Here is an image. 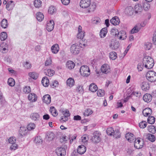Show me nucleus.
Returning <instances> with one entry per match:
<instances>
[{
    "label": "nucleus",
    "mask_w": 156,
    "mask_h": 156,
    "mask_svg": "<svg viewBox=\"0 0 156 156\" xmlns=\"http://www.w3.org/2000/svg\"><path fill=\"white\" fill-rule=\"evenodd\" d=\"M113 134H112V136L116 138H119L121 136V133L119 131V128H117L114 129V132H113Z\"/></svg>",
    "instance_id": "14"
},
{
    "label": "nucleus",
    "mask_w": 156,
    "mask_h": 156,
    "mask_svg": "<svg viewBox=\"0 0 156 156\" xmlns=\"http://www.w3.org/2000/svg\"><path fill=\"white\" fill-rule=\"evenodd\" d=\"M82 141L84 143H86L89 140L88 136L87 134L84 135L81 137Z\"/></svg>",
    "instance_id": "53"
},
{
    "label": "nucleus",
    "mask_w": 156,
    "mask_h": 156,
    "mask_svg": "<svg viewBox=\"0 0 156 156\" xmlns=\"http://www.w3.org/2000/svg\"><path fill=\"white\" fill-rule=\"evenodd\" d=\"M152 112V110L151 108H147L143 110L142 113L144 116H147L151 115Z\"/></svg>",
    "instance_id": "18"
},
{
    "label": "nucleus",
    "mask_w": 156,
    "mask_h": 156,
    "mask_svg": "<svg viewBox=\"0 0 156 156\" xmlns=\"http://www.w3.org/2000/svg\"><path fill=\"white\" fill-rule=\"evenodd\" d=\"M35 127V125L33 123H30L29 124L27 127V129L28 130L30 131L34 129Z\"/></svg>",
    "instance_id": "48"
},
{
    "label": "nucleus",
    "mask_w": 156,
    "mask_h": 156,
    "mask_svg": "<svg viewBox=\"0 0 156 156\" xmlns=\"http://www.w3.org/2000/svg\"><path fill=\"white\" fill-rule=\"evenodd\" d=\"M28 99L31 101L34 102L36 101L37 96L34 93H30L28 95Z\"/></svg>",
    "instance_id": "25"
},
{
    "label": "nucleus",
    "mask_w": 156,
    "mask_h": 156,
    "mask_svg": "<svg viewBox=\"0 0 156 156\" xmlns=\"http://www.w3.org/2000/svg\"><path fill=\"white\" fill-rule=\"evenodd\" d=\"M143 63L145 68L150 69L153 67L154 65V61L151 57L146 56L143 59Z\"/></svg>",
    "instance_id": "1"
},
{
    "label": "nucleus",
    "mask_w": 156,
    "mask_h": 156,
    "mask_svg": "<svg viewBox=\"0 0 156 156\" xmlns=\"http://www.w3.org/2000/svg\"><path fill=\"white\" fill-rule=\"evenodd\" d=\"M110 23L114 25H117L119 24L120 21L119 18L115 16L112 18L110 20Z\"/></svg>",
    "instance_id": "22"
},
{
    "label": "nucleus",
    "mask_w": 156,
    "mask_h": 156,
    "mask_svg": "<svg viewBox=\"0 0 156 156\" xmlns=\"http://www.w3.org/2000/svg\"><path fill=\"white\" fill-rule=\"evenodd\" d=\"M85 36L84 32H83V33L81 32H78L77 35V38H78V40L80 39H83V37Z\"/></svg>",
    "instance_id": "57"
},
{
    "label": "nucleus",
    "mask_w": 156,
    "mask_h": 156,
    "mask_svg": "<svg viewBox=\"0 0 156 156\" xmlns=\"http://www.w3.org/2000/svg\"><path fill=\"white\" fill-rule=\"evenodd\" d=\"M148 130L150 133L154 134L156 132L155 127L153 125H151L148 126Z\"/></svg>",
    "instance_id": "41"
},
{
    "label": "nucleus",
    "mask_w": 156,
    "mask_h": 156,
    "mask_svg": "<svg viewBox=\"0 0 156 156\" xmlns=\"http://www.w3.org/2000/svg\"><path fill=\"white\" fill-rule=\"evenodd\" d=\"M80 50V48L78 47V44L77 43L72 44L70 47V51L74 55L78 54Z\"/></svg>",
    "instance_id": "5"
},
{
    "label": "nucleus",
    "mask_w": 156,
    "mask_h": 156,
    "mask_svg": "<svg viewBox=\"0 0 156 156\" xmlns=\"http://www.w3.org/2000/svg\"><path fill=\"white\" fill-rule=\"evenodd\" d=\"M135 9L136 13L140 12L142 10L141 5L139 4L136 5L135 6Z\"/></svg>",
    "instance_id": "36"
},
{
    "label": "nucleus",
    "mask_w": 156,
    "mask_h": 156,
    "mask_svg": "<svg viewBox=\"0 0 156 156\" xmlns=\"http://www.w3.org/2000/svg\"><path fill=\"white\" fill-rule=\"evenodd\" d=\"M114 132V129L112 127H109L106 130V133L108 135L112 136V134H113V132Z\"/></svg>",
    "instance_id": "50"
},
{
    "label": "nucleus",
    "mask_w": 156,
    "mask_h": 156,
    "mask_svg": "<svg viewBox=\"0 0 156 156\" xmlns=\"http://www.w3.org/2000/svg\"><path fill=\"white\" fill-rule=\"evenodd\" d=\"M42 139L40 136H37L35 137L34 142L36 143H39L42 142Z\"/></svg>",
    "instance_id": "59"
},
{
    "label": "nucleus",
    "mask_w": 156,
    "mask_h": 156,
    "mask_svg": "<svg viewBox=\"0 0 156 156\" xmlns=\"http://www.w3.org/2000/svg\"><path fill=\"white\" fill-rule=\"evenodd\" d=\"M143 99L145 102H149L152 100V96L150 94H146L143 96Z\"/></svg>",
    "instance_id": "21"
},
{
    "label": "nucleus",
    "mask_w": 156,
    "mask_h": 156,
    "mask_svg": "<svg viewBox=\"0 0 156 156\" xmlns=\"http://www.w3.org/2000/svg\"><path fill=\"white\" fill-rule=\"evenodd\" d=\"M148 2H146L143 3V8L146 11L148 10L150 8V5Z\"/></svg>",
    "instance_id": "49"
},
{
    "label": "nucleus",
    "mask_w": 156,
    "mask_h": 156,
    "mask_svg": "<svg viewBox=\"0 0 156 156\" xmlns=\"http://www.w3.org/2000/svg\"><path fill=\"white\" fill-rule=\"evenodd\" d=\"M54 138V134L52 132H49L47 134L46 138L49 141L52 140Z\"/></svg>",
    "instance_id": "42"
},
{
    "label": "nucleus",
    "mask_w": 156,
    "mask_h": 156,
    "mask_svg": "<svg viewBox=\"0 0 156 156\" xmlns=\"http://www.w3.org/2000/svg\"><path fill=\"white\" fill-rule=\"evenodd\" d=\"M76 90L80 93L83 92L84 90L83 88V86L82 85H78L76 87Z\"/></svg>",
    "instance_id": "62"
},
{
    "label": "nucleus",
    "mask_w": 156,
    "mask_h": 156,
    "mask_svg": "<svg viewBox=\"0 0 156 156\" xmlns=\"http://www.w3.org/2000/svg\"><path fill=\"white\" fill-rule=\"evenodd\" d=\"M31 91V89L29 86H25L23 88V92L25 93L28 94Z\"/></svg>",
    "instance_id": "56"
},
{
    "label": "nucleus",
    "mask_w": 156,
    "mask_h": 156,
    "mask_svg": "<svg viewBox=\"0 0 156 156\" xmlns=\"http://www.w3.org/2000/svg\"><path fill=\"white\" fill-rule=\"evenodd\" d=\"M117 37L120 40H123L126 38V33L124 31H121L117 34Z\"/></svg>",
    "instance_id": "12"
},
{
    "label": "nucleus",
    "mask_w": 156,
    "mask_h": 156,
    "mask_svg": "<svg viewBox=\"0 0 156 156\" xmlns=\"http://www.w3.org/2000/svg\"><path fill=\"white\" fill-rule=\"evenodd\" d=\"M146 77L148 81L154 82L156 80V73L154 71H149L147 73Z\"/></svg>",
    "instance_id": "3"
},
{
    "label": "nucleus",
    "mask_w": 156,
    "mask_h": 156,
    "mask_svg": "<svg viewBox=\"0 0 156 156\" xmlns=\"http://www.w3.org/2000/svg\"><path fill=\"white\" fill-rule=\"evenodd\" d=\"M93 113L92 110L90 108H88L85 111L83 114L84 116H88L91 115Z\"/></svg>",
    "instance_id": "43"
},
{
    "label": "nucleus",
    "mask_w": 156,
    "mask_h": 156,
    "mask_svg": "<svg viewBox=\"0 0 156 156\" xmlns=\"http://www.w3.org/2000/svg\"><path fill=\"white\" fill-rule=\"evenodd\" d=\"M24 66L26 68L29 69L31 68V65L28 62H26L24 64Z\"/></svg>",
    "instance_id": "64"
},
{
    "label": "nucleus",
    "mask_w": 156,
    "mask_h": 156,
    "mask_svg": "<svg viewBox=\"0 0 156 156\" xmlns=\"http://www.w3.org/2000/svg\"><path fill=\"white\" fill-rule=\"evenodd\" d=\"M144 144V142L143 140L141 141L140 139H136L134 141V146L136 148L139 149L143 147Z\"/></svg>",
    "instance_id": "7"
},
{
    "label": "nucleus",
    "mask_w": 156,
    "mask_h": 156,
    "mask_svg": "<svg viewBox=\"0 0 156 156\" xmlns=\"http://www.w3.org/2000/svg\"><path fill=\"white\" fill-rule=\"evenodd\" d=\"M78 42L77 43L78 44V47L80 48L85 47L87 45L86 42L83 41V39H80L78 40Z\"/></svg>",
    "instance_id": "27"
},
{
    "label": "nucleus",
    "mask_w": 156,
    "mask_h": 156,
    "mask_svg": "<svg viewBox=\"0 0 156 156\" xmlns=\"http://www.w3.org/2000/svg\"><path fill=\"white\" fill-rule=\"evenodd\" d=\"M90 0H81L80 2V6L83 8H87L90 5Z\"/></svg>",
    "instance_id": "8"
},
{
    "label": "nucleus",
    "mask_w": 156,
    "mask_h": 156,
    "mask_svg": "<svg viewBox=\"0 0 156 156\" xmlns=\"http://www.w3.org/2000/svg\"><path fill=\"white\" fill-rule=\"evenodd\" d=\"M28 130L26 127H20L19 130L20 135L22 136L26 135L28 132Z\"/></svg>",
    "instance_id": "13"
},
{
    "label": "nucleus",
    "mask_w": 156,
    "mask_h": 156,
    "mask_svg": "<svg viewBox=\"0 0 156 156\" xmlns=\"http://www.w3.org/2000/svg\"><path fill=\"white\" fill-rule=\"evenodd\" d=\"M141 87L142 89L144 91L148 90L150 88L149 83L146 81L143 82L141 84Z\"/></svg>",
    "instance_id": "11"
},
{
    "label": "nucleus",
    "mask_w": 156,
    "mask_h": 156,
    "mask_svg": "<svg viewBox=\"0 0 156 156\" xmlns=\"http://www.w3.org/2000/svg\"><path fill=\"white\" fill-rule=\"evenodd\" d=\"M44 73L47 76H51L53 75L55 72L54 70L48 69H45Z\"/></svg>",
    "instance_id": "35"
},
{
    "label": "nucleus",
    "mask_w": 156,
    "mask_h": 156,
    "mask_svg": "<svg viewBox=\"0 0 156 156\" xmlns=\"http://www.w3.org/2000/svg\"><path fill=\"white\" fill-rule=\"evenodd\" d=\"M97 94L98 96H103L104 95V91L103 90H99L97 92Z\"/></svg>",
    "instance_id": "61"
},
{
    "label": "nucleus",
    "mask_w": 156,
    "mask_h": 156,
    "mask_svg": "<svg viewBox=\"0 0 156 156\" xmlns=\"http://www.w3.org/2000/svg\"><path fill=\"white\" fill-rule=\"evenodd\" d=\"M119 45V44L118 42L115 41L111 43L110 47L113 50H116L118 48Z\"/></svg>",
    "instance_id": "34"
},
{
    "label": "nucleus",
    "mask_w": 156,
    "mask_h": 156,
    "mask_svg": "<svg viewBox=\"0 0 156 156\" xmlns=\"http://www.w3.org/2000/svg\"><path fill=\"white\" fill-rule=\"evenodd\" d=\"M107 33V29L106 27L102 29L100 33V36L101 38L104 37Z\"/></svg>",
    "instance_id": "32"
},
{
    "label": "nucleus",
    "mask_w": 156,
    "mask_h": 156,
    "mask_svg": "<svg viewBox=\"0 0 156 156\" xmlns=\"http://www.w3.org/2000/svg\"><path fill=\"white\" fill-rule=\"evenodd\" d=\"M66 152L65 148L62 147H57L55 150L56 154L58 156H64Z\"/></svg>",
    "instance_id": "6"
},
{
    "label": "nucleus",
    "mask_w": 156,
    "mask_h": 156,
    "mask_svg": "<svg viewBox=\"0 0 156 156\" xmlns=\"http://www.w3.org/2000/svg\"><path fill=\"white\" fill-rule=\"evenodd\" d=\"M29 76L33 79H36L38 76V74L35 72H30L28 73Z\"/></svg>",
    "instance_id": "40"
},
{
    "label": "nucleus",
    "mask_w": 156,
    "mask_h": 156,
    "mask_svg": "<svg viewBox=\"0 0 156 156\" xmlns=\"http://www.w3.org/2000/svg\"><path fill=\"white\" fill-rule=\"evenodd\" d=\"M15 5L13 1H10L7 2L6 5V8L8 10H11L14 7Z\"/></svg>",
    "instance_id": "24"
},
{
    "label": "nucleus",
    "mask_w": 156,
    "mask_h": 156,
    "mask_svg": "<svg viewBox=\"0 0 156 156\" xmlns=\"http://www.w3.org/2000/svg\"><path fill=\"white\" fill-rule=\"evenodd\" d=\"M109 57L112 60L115 59L117 57V54L115 52H111L110 53Z\"/></svg>",
    "instance_id": "51"
},
{
    "label": "nucleus",
    "mask_w": 156,
    "mask_h": 156,
    "mask_svg": "<svg viewBox=\"0 0 156 156\" xmlns=\"http://www.w3.org/2000/svg\"><path fill=\"white\" fill-rule=\"evenodd\" d=\"M75 81L72 78H69L67 79L66 81V84L67 86L70 87H72L74 85Z\"/></svg>",
    "instance_id": "30"
},
{
    "label": "nucleus",
    "mask_w": 156,
    "mask_h": 156,
    "mask_svg": "<svg viewBox=\"0 0 156 156\" xmlns=\"http://www.w3.org/2000/svg\"><path fill=\"white\" fill-rule=\"evenodd\" d=\"M80 71L81 75L84 77H87L90 74V70L89 67L86 66H81Z\"/></svg>",
    "instance_id": "2"
},
{
    "label": "nucleus",
    "mask_w": 156,
    "mask_h": 156,
    "mask_svg": "<svg viewBox=\"0 0 156 156\" xmlns=\"http://www.w3.org/2000/svg\"><path fill=\"white\" fill-rule=\"evenodd\" d=\"M125 12L127 14L131 16L133 13V7L131 6H128L125 9Z\"/></svg>",
    "instance_id": "28"
},
{
    "label": "nucleus",
    "mask_w": 156,
    "mask_h": 156,
    "mask_svg": "<svg viewBox=\"0 0 156 156\" xmlns=\"http://www.w3.org/2000/svg\"><path fill=\"white\" fill-rule=\"evenodd\" d=\"M1 26L4 28H6L8 26L7 20L6 19H3L2 21Z\"/></svg>",
    "instance_id": "46"
},
{
    "label": "nucleus",
    "mask_w": 156,
    "mask_h": 156,
    "mask_svg": "<svg viewBox=\"0 0 156 156\" xmlns=\"http://www.w3.org/2000/svg\"><path fill=\"white\" fill-rule=\"evenodd\" d=\"M101 70L103 73L107 74L110 72V69L109 66L108 65L104 64L101 66Z\"/></svg>",
    "instance_id": "9"
},
{
    "label": "nucleus",
    "mask_w": 156,
    "mask_h": 156,
    "mask_svg": "<svg viewBox=\"0 0 156 156\" xmlns=\"http://www.w3.org/2000/svg\"><path fill=\"white\" fill-rule=\"evenodd\" d=\"M86 150V147L83 145L79 146L77 149V152L80 154H83Z\"/></svg>",
    "instance_id": "17"
},
{
    "label": "nucleus",
    "mask_w": 156,
    "mask_h": 156,
    "mask_svg": "<svg viewBox=\"0 0 156 156\" xmlns=\"http://www.w3.org/2000/svg\"><path fill=\"white\" fill-rule=\"evenodd\" d=\"M56 10L55 8L52 6H50L48 9V11L49 13L51 14H52Z\"/></svg>",
    "instance_id": "52"
},
{
    "label": "nucleus",
    "mask_w": 156,
    "mask_h": 156,
    "mask_svg": "<svg viewBox=\"0 0 156 156\" xmlns=\"http://www.w3.org/2000/svg\"><path fill=\"white\" fill-rule=\"evenodd\" d=\"M59 49L58 45L56 44L52 46L51 50L53 53L56 54L59 51Z\"/></svg>",
    "instance_id": "23"
},
{
    "label": "nucleus",
    "mask_w": 156,
    "mask_h": 156,
    "mask_svg": "<svg viewBox=\"0 0 156 156\" xmlns=\"http://www.w3.org/2000/svg\"><path fill=\"white\" fill-rule=\"evenodd\" d=\"M36 18L39 21L41 22L44 19V15L41 12H38L36 13Z\"/></svg>",
    "instance_id": "29"
},
{
    "label": "nucleus",
    "mask_w": 156,
    "mask_h": 156,
    "mask_svg": "<svg viewBox=\"0 0 156 156\" xmlns=\"http://www.w3.org/2000/svg\"><path fill=\"white\" fill-rule=\"evenodd\" d=\"M96 7V5L95 3H93L91 4L90 3L89 7L87 8V12H93L95 9Z\"/></svg>",
    "instance_id": "20"
},
{
    "label": "nucleus",
    "mask_w": 156,
    "mask_h": 156,
    "mask_svg": "<svg viewBox=\"0 0 156 156\" xmlns=\"http://www.w3.org/2000/svg\"><path fill=\"white\" fill-rule=\"evenodd\" d=\"M8 83L10 86H14L15 84V81L14 79L12 78H9L8 80Z\"/></svg>",
    "instance_id": "44"
},
{
    "label": "nucleus",
    "mask_w": 156,
    "mask_h": 156,
    "mask_svg": "<svg viewBox=\"0 0 156 156\" xmlns=\"http://www.w3.org/2000/svg\"><path fill=\"white\" fill-rule=\"evenodd\" d=\"M50 111L52 115L54 117H56L58 115L56 110L54 107H51L50 108Z\"/></svg>",
    "instance_id": "39"
},
{
    "label": "nucleus",
    "mask_w": 156,
    "mask_h": 156,
    "mask_svg": "<svg viewBox=\"0 0 156 156\" xmlns=\"http://www.w3.org/2000/svg\"><path fill=\"white\" fill-rule=\"evenodd\" d=\"M144 67V65H143V63H139L137 66V69L139 71H141L143 69V67Z\"/></svg>",
    "instance_id": "60"
},
{
    "label": "nucleus",
    "mask_w": 156,
    "mask_h": 156,
    "mask_svg": "<svg viewBox=\"0 0 156 156\" xmlns=\"http://www.w3.org/2000/svg\"><path fill=\"white\" fill-rule=\"evenodd\" d=\"M40 115L37 112H33L31 113L30 118L33 120L35 121L39 120L40 118Z\"/></svg>",
    "instance_id": "15"
},
{
    "label": "nucleus",
    "mask_w": 156,
    "mask_h": 156,
    "mask_svg": "<svg viewBox=\"0 0 156 156\" xmlns=\"http://www.w3.org/2000/svg\"><path fill=\"white\" fill-rule=\"evenodd\" d=\"M93 135L91 140L93 143H99L101 141V134L100 132L95 131L94 132Z\"/></svg>",
    "instance_id": "4"
},
{
    "label": "nucleus",
    "mask_w": 156,
    "mask_h": 156,
    "mask_svg": "<svg viewBox=\"0 0 156 156\" xmlns=\"http://www.w3.org/2000/svg\"><path fill=\"white\" fill-rule=\"evenodd\" d=\"M34 5L36 8H39L42 6V2L40 0H35L34 2Z\"/></svg>",
    "instance_id": "38"
},
{
    "label": "nucleus",
    "mask_w": 156,
    "mask_h": 156,
    "mask_svg": "<svg viewBox=\"0 0 156 156\" xmlns=\"http://www.w3.org/2000/svg\"><path fill=\"white\" fill-rule=\"evenodd\" d=\"M63 116H66V117H69L70 115V113L69 111L67 109L62 110V111Z\"/></svg>",
    "instance_id": "58"
},
{
    "label": "nucleus",
    "mask_w": 156,
    "mask_h": 156,
    "mask_svg": "<svg viewBox=\"0 0 156 156\" xmlns=\"http://www.w3.org/2000/svg\"><path fill=\"white\" fill-rule=\"evenodd\" d=\"M41 83L44 87L48 86L49 83L48 79L47 77H43L41 80Z\"/></svg>",
    "instance_id": "31"
},
{
    "label": "nucleus",
    "mask_w": 156,
    "mask_h": 156,
    "mask_svg": "<svg viewBox=\"0 0 156 156\" xmlns=\"http://www.w3.org/2000/svg\"><path fill=\"white\" fill-rule=\"evenodd\" d=\"M7 37V35L6 32H2L0 35V39L2 41L5 40Z\"/></svg>",
    "instance_id": "45"
},
{
    "label": "nucleus",
    "mask_w": 156,
    "mask_h": 156,
    "mask_svg": "<svg viewBox=\"0 0 156 156\" xmlns=\"http://www.w3.org/2000/svg\"><path fill=\"white\" fill-rule=\"evenodd\" d=\"M147 137L148 140L152 142L155 141L156 140L155 136L150 133H148L147 135Z\"/></svg>",
    "instance_id": "37"
},
{
    "label": "nucleus",
    "mask_w": 156,
    "mask_h": 156,
    "mask_svg": "<svg viewBox=\"0 0 156 156\" xmlns=\"http://www.w3.org/2000/svg\"><path fill=\"white\" fill-rule=\"evenodd\" d=\"M125 137L129 142H130L133 141L135 139L134 135L133 134L130 133H126Z\"/></svg>",
    "instance_id": "19"
},
{
    "label": "nucleus",
    "mask_w": 156,
    "mask_h": 156,
    "mask_svg": "<svg viewBox=\"0 0 156 156\" xmlns=\"http://www.w3.org/2000/svg\"><path fill=\"white\" fill-rule=\"evenodd\" d=\"M58 85V82L57 81L54 80L51 83V86L52 88L56 87Z\"/></svg>",
    "instance_id": "63"
},
{
    "label": "nucleus",
    "mask_w": 156,
    "mask_h": 156,
    "mask_svg": "<svg viewBox=\"0 0 156 156\" xmlns=\"http://www.w3.org/2000/svg\"><path fill=\"white\" fill-rule=\"evenodd\" d=\"M147 122L149 123L153 124L155 122V118L154 116H149L147 119Z\"/></svg>",
    "instance_id": "47"
},
{
    "label": "nucleus",
    "mask_w": 156,
    "mask_h": 156,
    "mask_svg": "<svg viewBox=\"0 0 156 156\" xmlns=\"http://www.w3.org/2000/svg\"><path fill=\"white\" fill-rule=\"evenodd\" d=\"M75 66V63L71 61H68L66 64V67L69 69H73Z\"/></svg>",
    "instance_id": "26"
},
{
    "label": "nucleus",
    "mask_w": 156,
    "mask_h": 156,
    "mask_svg": "<svg viewBox=\"0 0 156 156\" xmlns=\"http://www.w3.org/2000/svg\"><path fill=\"white\" fill-rule=\"evenodd\" d=\"M131 95L132 97L134 96L139 98L141 96V93L138 92L134 91L131 94Z\"/></svg>",
    "instance_id": "55"
},
{
    "label": "nucleus",
    "mask_w": 156,
    "mask_h": 156,
    "mask_svg": "<svg viewBox=\"0 0 156 156\" xmlns=\"http://www.w3.org/2000/svg\"><path fill=\"white\" fill-rule=\"evenodd\" d=\"M98 88L97 86L94 83L91 84L89 87V90L93 92H96Z\"/></svg>",
    "instance_id": "33"
},
{
    "label": "nucleus",
    "mask_w": 156,
    "mask_h": 156,
    "mask_svg": "<svg viewBox=\"0 0 156 156\" xmlns=\"http://www.w3.org/2000/svg\"><path fill=\"white\" fill-rule=\"evenodd\" d=\"M147 124V122L145 121H142L139 124V126L141 128H144L146 127Z\"/></svg>",
    "instance_id": "54"
},
{
    "label": "nucleus",
    "mask_w": 156,
    "mask_h": 156,
    "mask_svg": "<svg viewBox=\"0 0 156 156\" xmlns=\"http://www.w3.org/2000/svg\"><path fill=\"white\" fill-rule=\"evenodd\" d=\"M54 27V23L53 20H50L47 24L46 29L48 31L53 30Z\"/></svg>",
    "instance_id": "10"
},
{
    "label": "nucleus",
    "mask_w": 156,
    "mask_h": 156,
    "mask_svg": "<svg viewBox=\"0 0 156 156\" xmlns=\"http://www.w3.org/2000/svg\"><path fill=\"white\" fill-rule=\"evenodd\" d=\"M43 102L47 104L50 103L51 102V98L49 94H46L44 95L42 98Z\"/></svg>",
    "instance_id": "16"
}]
</instances>
